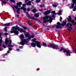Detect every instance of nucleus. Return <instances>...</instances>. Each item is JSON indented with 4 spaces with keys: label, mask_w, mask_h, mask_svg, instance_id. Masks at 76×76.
Here are the masks:
<instances>
[{
    "label": "nucleus",
    "mask_w": 76,
    "mask_h": 76,
    "mask_svg": "<svg viewBox=\"0 0 76 76\" xmlns=\"http://www.w3.org/2000/svg\"><path fill=\"white\" fill-rule=\"evenodd\" d=\"M67 50L66 49H64V48L63 47H61V49H60V50H59V51H62L63 50V52H64V50Z\"/></svg>",
    "instance_id": "18"
},
{
    "label": "nucleus",
    "mask_w": 76,
    "mask_h": 76,
    "mask_svg": "<svg viewBox=\"0 0 76 76\" xmlns=\"http://www.w3.org/2000/svg\"><path fill=\"white\" fill-rule=\"evenodd\" d=\"M9 43V41H8V39L7 38H6L5 39V43L7 45H8V43Z\"/></svg>",
    "instance_id": "20"
},
{
    "label": "nucleus",
    "mask_w": 76,
    "mask_h": 76,
    "mask_svg": "<svg viewBox=\"0 0 76 76\" xmlns=\"http://www.w3.org/2000/svg\"><path fill=\"white\" fill-rule=\"evenodd\" d=\"M32 11L33 13H36V12H37V10H36V9H34L32 10Z\"/></svg>",
    "instance_id": "24"
},
{
    "label": "nucleus",
    "mask_w": 76,
    "mask_h": 76,
    "mask_svg": "<svg viewBox=\"0 0 76 76\" xmlns=\"http://www.w3.org/2000/svg\"><path fill=\"white\" fill-rule=\"evenodd\" d=\"M28 39H29V40H30V39H31V36L30 35V36L28 37Z\"/></svg>",
    "instance_id": "48"
},
{
    "label": "nucleus",
    "mask_w": 76,
    "mask_h": 76,
    "mask_svg": "<svg viewBox=\"0 0 76 76\" xmlns=\"http://www.w3.org/2000/svg\"><path fill=\"white\" fill-rule=\"evenodd\" d=\"M28 24L29 26H32V24H30V23H28Z\"/></svg>",
    "instance_id": "55"
},
{
    "label": "nucleus",
    "mask_w": 76,
    "mask_h": 76,
    "mask_svg": "<svg viewBox=\"0 0 76 76\" xmlns=\"http://www.w3.org/2000/svg\"><path fill=\"white\" fill-rule=\"evenodd\" d=\"M62 22L64 24V25H66V21L65 20H64Z\"/></svg>",
    "instance_id": "28"
},
{
    "label": "nucleus",
    "mask_w": 76,
    "mask_h": 76,
    "mask_svg": "<svg viewBox=\"0 0 76 76\" xmlns=\"http://www.w3.org/2000/svg\"><path fill=\"white\" fill-rule=\"evenodd\" d=\"M43 19L44 20L43 23H47V22H49V23H51V22H53V18L48 15H46V16L44 17L43 18Z\"/></svg>",
    "instance_id": "1"
},
{
    "label": "nucleus",
    "mask_w": 76,
    "mask_h": 76,
    "mask_svg": "<svg viewBox=\"0 0 76 76\" xmlns=\"http://www.w3.org/2000/svg\"><path fill=\"white\" fill-rule=\"evenodd\" d=\"M16 9H18V10H20V8H18V7H21V5L22 4V3L21 2H17L16 4Z\"/></svg>",
    "instance_id": "8"
},
{
    "label": "nucleus",
    "mask_w": 76,
    "mask_h": 76,
    "mask_svg": "<svg viewBox=\"0 0 76 76\" xmlns=\"http://www.w3.org/2000/svg\"><path fill=\"white\" fill-rule=\"evenodd\" d=\"M76 11L75 9L74 8L73 9V11Z\"/></svg>",
    "instance_id": "63"
},
{
    "label": "nucleus",
    "mask_w": 76,
    "mask_h": 76,
    "mask_svg": "<svg viewBox=\"0 0 76 76\" xmlns=\"http://www.w3.org/2000/svg\"><path fill=\"white\" fill-rule=\"evenodd\" d=\"M35 40H36V39H32V41L33 42H35V43H36V42L38 41H36Z\"/></svg>",
    "instance_id": "32"
},
{
    "label": "nucleus",
    "mask_w": 76,
    "mask_h": 76,
    "mask_svg": "<svg viewBox=\"0 0 76 76\" xmlns=\"http://www.w3.org/2000/svg\"><path fill=\"white\" fill-rule=\"evenodd\" d=\"M6 2L5 1H3V3H4V4H6Z\"/></svg>",
    "instance_id": "52"
},
{
    "label": "nucleus",
    "mask_w": 76,
    "mask_h": 76,
    "mask_svg": "<svg viewBox=\"0 0 76 76\" xmlns=\"http://www.w3.org/2000/svg\"><path fill=\"white\" fill-rule=\"evenodd\" d=\"M25 8V7H21L20 10H23V9Z\"/></svg>",
    "instance_id": "46"
},
{
    "label": "nucleus",
    "mask_w": 76,
    "mask_h": 76,
    "mask_svg": "<svg viewBox=\"0 0 76 76\" xmlns=\"http://www.w3.org/2000/svg\"><path fill=\"white\" fill-rule=\"evenodd\" d=\"M10 23H9L4 24V26H10Z\"/></svg>",
    "instance_id": "22"
},
{
    "label": "nucleus",
    "mask_w": 76,
    "mask_h": 76,
    "mask_svg": "<svg viewBox=\"0 0 76 76\" xmlns=\"http://www.w3.org/2000/svg\"><path fill=\"white\" fill-rule=\"evenodd\" d=\"M61 12H62V11H61V10H60L59 11V13H58L57 14L58 15H61Z\"/></svg>",
    "instance_id": "27"
},
{
    "label": "nucleus",
    "mask_w": 76,
    "mask_h": 76,
    "mask_svg": "<svg viewBox=\"0 0 76 76\" xmlns=\"http://www.w3.org/2000/svg\"><path fill=\"white\" fill-rule=\"evenodd\" d=\"M50 17H51V18H56L55 17V16H50Z\"/></svg>",
    "instance_id": "53"
},
{
    "label": "nucleus",
    "mask_w": 76,
    "mask_h": 76,
    "mask_svg": "<svg viewBox=\"0 0 76 76\" xmlns=\"http://www.w3.org/2000/svg\"><path fill=\"white\" fill-rule=\"evenodd\" d=\"M8 47H13V46L12 45H8Z\"/></svg>",
    "instance_id": "34"
},
{
    "label": "nucleus",
    "mask_w": 76,
    "mask_h": 76,
    "mask_svg": "<svg viewBox=\"0 0 76 76\" xmlns=\"http://www.w3.org/2000/svg\"><path fill=\"white\" fill-rule=\"evenodd\" d=\"M17 51H20V50L19 48L17 49Z\"/></svg>",
    "instance_id": "59"
},
{
    "label": "nucleus",
    "mask_w": 76,
    "mask_h": 76,
    "mask_svg": "<svg viewBox=\"0 0 76 76\" xmlns=\"http://www.w3.org/2000/svg\"><path fill=\"white\" fill-rule=\"evenodd\" d=\"M68 18H67V20L69 22H71L72 23L73 26L76 25V22H75V20H72V17L70 16H68Z\"/></svg>",
    "instance_id": "4"
},
{
    "label": "nucleus",
    "mask_w": 76,
    "mask_h": 76,
    "mask_svg": "<svg viewBox=\"0 0 76 76\" xmlns=\"http://www.w3.org/2000/svg\"><path fill=\"white\" fill-rule=\"evenodd\" d=\"M7 27H5L4 28V30L5 31V32H7Z\"/></svg>",
    "instance_id": "31"
},
{
    "label": "nucleus",
    "mask_w": 76,
    "mask_h": 76,
    "mask_svg": "<svg viewBox=\"0 0 76 76\" xmlns=\"http://www.w3.org/2000/svg\"><path fill=\"white\" fill-rule=\"evenodd\" d=\"M33 18V20H35L36 21H38L39 22H40V23H41V21H40V20H38L37 19V18Z\"/></svg>",
    "instance_id": "16"
},
{
    "label": "nucleus",
    "mask_w": 76,
    "mask_h": 76,
    "mask_svg": "<svg viewBox=\"0 0 76 76\" xmlns=\"http://www.w3.org/2000/svg\"><path fill=\"white\" fill-rule=\"evenodd\" d=\"M20 27H18V26L16 25L15 26H14L12 27L11 30H13V29H14V30H18V31L20 29Z\"/></svg>",
    "instance_id": "9"
},
{
    "label": "nucleus",
    "mask_w": 76,
    "mask_h": 76,
    "mask_svg": "<svg viewBox=\"0 0 76 76\" xmlns=\"http://www.w3.org/2000/svg\"><path fill=\"white\" fill-rule=\"evenodd\" d=\"M74 20H76V17H74Z\"/></svg>",
    "instance_id": "64"
},
{
    "label": "nucleus",
    "mask_w": 76,
    "mask_h": 76,
    "mask_svg": "<svg viewBox=\"0 0 76 76\" xmlns=\"http://www.w3.org/2000/svg\"><path fill=\"white\" fill-rule=\"evenodd\" d=\"M52 6L54 7H56L57 6V5H54V4H53Z\"/></svg>",
    "instance_id": "40"
},
{
    "label": "nucleus",
    "mask_w": 76,
    "mask_h": 76,
    "mask_svg": "<svg viewBox=\"0 0 76 76\" xmlns=\"http://www.w3.org/2000/svg\"><path fill=\"white\" fill-rule=\"evenodd\" d=\"M49 45L50 47H52L53 49H58V45L54 44V43H49Z\"/></svg>",
    "instance_id": "5"
},
{
    "label": "nucleus",
    "mask_w": 76,
    "mask_h": 76,
    "mask_svg": "<svg viewBox=\"0 0 76 76\" xmlns=\"http://www.w3.org/2000/svg\"><path fill=\"white\" fill-rule=\"evenodd\" d=\"M61 26H64V25H64V24L63 23L61 24Z\"/></svg>",
    "instance_id": "57"
},
{
    "label": "nucleus",
    "mask_w": 76,
    "mask_h": 76,
    "mask_svg": "<svg viewBox=\"0 0 76 76\" xmlns=\"http://www.w3.org/2000/svg\"><path fill=\"white\" fill-rule=\"evenodd\" d=\"M23 7H25V6H26V5L25 4H23Z\"/></svg>",
    "instance_id": "38"
},
{
    "label": "nucleus",
    "mask_w": 76,
    "mask_h": 76,
    "mask_svg": "<svg viewBox=\"0 0 76 76\" xmlns=\"http://www.w3.org/2000/svg\"><path fill=\"white\" fill-rule=\"evenodd\" d=\"M40 7H45V4H43V5L42 4H40Z\"/></svg>",
    "instance_id": "25"
},
{
    "label": "nucleus",
    "mask_w": 76,
    "mask_h": 76,
    "mask_svg": "<svg viewBox=\"0 0 76 76\" xmlns=\"http://www.w3.org/2000/svg\"><path fill=\"white\" fill-rule=\"evenodd\" d=\"M50 13H51V11L50 10H48L45 11V12L44 13V14L45 15H49Z\"/></svg>",
    "instance_id": "12"
},
{
    "label": "nucleus",
    "mask_w": 76,
    "mask_h": 76,
    "mask_svg": "<svg viewBox=\"0 0 76 76\" xmlns=\"http://www.w3.org/2000/svg\"><path fill=\"white\" fill-rule=\"evenodd\" d=\"M62 17H60V22H61L62 21V20H62Z\"/></svg>",
    "instance_id": "49"
},
{
    "label": "nucleus",
    "mask_w": 76,
    "mask_h": 76,
    "mask_svg": "<svg viewBox=\"0 0 76 76\" xmlns=\"http://www.w3.org/2000/svg\"><path fill=\"white\" fill-rule=\"evenodd\" d=\"M9 50L10 51H12V49L11 48H9Z\"/></svg>",
    "instance_id": "54"
},
{
    "label": "nucleus",
    "mask_w": 76,
    "mask_h": 76,
    "mask_svg": "<svg viewBox=\"0 0 76 76\" xmlns=\"http://www.w3.org/2000/svg\"><path fill=\"white\" fill-rule=\"evenodd\" d=\"M2 35V34H1V33H0V38H1Z\"/></svg>",
    "instance_id": "58"
},
{
    "label": "nucleus",
    "mask_w": 76,
    "mask_h": 76,
    "mask_svg": "<svg viewBox=\"0 0 76 76\" xmlns=\"http://www.w3.org/2000/svg\"><path fill=\"white\" fill-rule=\"evenodd\" d=\"M40 0H37L36 1V3H39V2H40Z\"/></svg>",
    "instance_id": "41"
},
{
    "label": "nucleus",
    "mask_w": 76,
    "mask_h": 76,
    "mask_svg": "<svg viewBox=\"0 0 76 76\" xmlns=\"http://www.w3.org/2000/svg\"><path fill=\"white\" fill-rule=\"evenodd\" d=\"M42 45H43V46L45 47H47V44L44 42H43Z\"/></svg>",
    "instance_id": "23"
},
{
    "label": "nucleus",
    "mask_w": 76,
    "mask_h": 76,
    "mask_svg": "<svg viewBox=\"0 0 76 76\" xmlns=\"http://www.w3.org/2000/svg\"><path fill=\"white\" fill-rule=\"evenodd\" d=\"M72 2L73 3L72 4V6L70 7L71 9H73L74 6H75V4L76 3V0H72Z\"/></svg>",
    "instance_id": "11"
},
{
    "label": "nucleus",
    "mask_w": 76,
    "mask_h": 76,
    "mask_svg": "<svg viewBox=\"0 0 76 76\" xmlns=\"http://www.w3.org/2000/svg\"><path fill=\"white\" fill-rule=\"evenodd\" d=\"M51 13H52L53 14H54L55 15H56V11H52L51 12Z\"/></svg>",
    "instance_id": "33"
},
{
    "label": "nucleus",
    "mask_w": 76,
    "mask_h": 76,
    "mask_svg": "<svg viewBox=\"0 0 76 76\" xmlns=\"http://www.w3.org/2000/svg\"><path fill=\"white\" fill-rule=\"evenodd\" d=\"M31 45L32 47H35L37 46V47L39 48H41V44L40 42L36 41V43H35L32 42Z\"/></svg>",
    "instance_id": "3"
},
{
    "label": "nucleus",
    "mask_w": 76,
    "mask_h": 76,
    "mask_svg": "<svg viewBox=\"0 0 76 76\" xmlns=\"http://www.w3.org/2000/svg\"><path fill=\"white\" fill-rule=\"evenodd\" d=\"M26 34L25 33H24V34L25 37L26 38H28V37L30 36V34L29 33V32H26Z\"/></svg>",
    "instance_id": "13"
},
{
    "label": "nucleus",
    "mask_w": 76,
    "mask_h": 76,
    "mask_svg": "<svg viewBox=\"0 0 76 76\" xmlns=\"http://www.w3.org/2000/svg\"><path fill=\"white\" fill-rule=\"evenodd\" d=\"M12 8L13 10H14V11H15V12H16V10L15 9H15L16 8V5L14 6L13 7H12Z\"/></svg>",
    "instance_id": "26"
},
{
    "label": "nucleus",
    "mask_w": 76,
    "mask_h": 76,
    "mask_svg": "<svg viewBox=\"0 0 76 76\" xmlns=\"http://www.w3.org/2000/svg\"><path fill=\"white\" fill-rule=\"evenodd\" d=\"M49 30H50V28H48L46 29V31H49Z\"/></svg>",
    "instance_id": "51"
},
{
    "label": "nucleus",
    "mask_w": 76,
    "mask_h": 76,
    "mask_svg": "<svg viewBox=\"0 0 76 76\" xmlns=\"http://www.w3.org/2000/svg\"><path fill=\"white\" fill-rule=\"evenodd\" d=\"M16 12L17 13H18L20 12V10H19L17 9V10Z\"/></svg>",
    "instance_id": "50"
},
{
    "label": "nucleus",
    "mask_w": 76,
    "mask_h": 76,
    "mask_svg": "<svg viewBox=\"0 0 76 76\" xmlns=\"http://www.w3.org/2000/svg\"><path fill=\"white\" fill-rule=\"evenodd\" d=\"M12 40L11 39L10 40V43H9V44L10 45H11V44H12Z\"/></svg>",
    "instance_id": "42"
},
{
    "label": "nucleus",
    "mask_w": 76,
    "mask_h": 76,
    "mask_svg": "<svg viewBox=\"0 0 76 76\" xmlns=\"http://www.w3.org/2000/svg\"><path fill=\"white\" fill-rule=\"evenodd\" d=\"M30 36L31 38H34V36L33 35L31 36V35H30Z\"/></svg>",
    "instance_id": "43"
},
{
    "label": "nucleus",
    "mask_w": 76,
    "mask_h": 76,
    "mask_svg": "<svg viewBox=\"0 0 76 76\" xmlns=\"http://www.w3.org/2000/svg\"><path fill=\"white\" fill-rule=\"evenodd\" d=\"M23 10L24 11V12H26V8H24L23 9Z\"/></svg>",
    "instance_id": "44"
},
{
    "label": "nucleus",
    "mask_w": 76,
    "mask_h": 76,
    "mask_svg": "<svg viewBox=\"0 0 76 76\" xmlns=\"http://www.w3.org/2000/svg\"><path fill=\"white\" fill-rule=\"evenodd\" d=\"M31 1H28L26 3V5L27 6H31Z\"/></svg>",
    "instance_id": "15"
},
{
    "label": "nucleus",
    "mask_w": 76,
    "mask_h": 76,
    "mask_svg": "<svg viewBox=\"0 0 76 76\" xmlns=\"http://www.w3.org/2000/svg\"><path fill=\"white\" fill-rule=\"evenodd\" d=\"M28 13L29 12H26V14L27 15V17L28 18H29V19H31L33 20V19H34V17H30V16H29V15L28 14Z\"/></svg>",
    "instance_id": "10"
},
{
    "label": "nucleus",
    "mask_w": 76,
    "mask_h": 76,
    "mask_svg": "<svg viewBox=\"0 0 76 76\" xmlns=\"http://www.w3.org/2000/svg\"><path fill=\"white\" fill-rule=\"evenodd\" d=\"M28 12H30L31 11V10L29 8H28L27 9Z\"/></svg>",
    "instance_id": "37"
},
{
    "label": "nucleus",
    "mask_w": 76,
    "mask_h": 76,
    "mask_svg": "<svg viewBox=\"0 0 76 76\" xmlns=\"http://www.w3.org/2000/svg\"><path fill=\"white\" fill-rule=\"evenodd\" d=\"M23 28L24 29H27V27L24 26H23Z\"/></svg>",
    "instance_id": "35"
},
{
    "label": "nucleus",
    "mask_w": 76,
    "mask_h": 76,
    "mask_svg": "<svg viewBox=\"0 0 76 76\" xmlns=\"http://www.w3.org/2000/svg\"><path fill=\"white\" fill-rule=\"evenodd\" d=\"M2 41H3L2 40H1V39H0V43H2Z\"/></svg>",
    "instance_id": "56"
},
{
    "label": "nucleus",
    "mask_w": 76,
    "mask_h": 76,
    "mask_svg": "<svg viewBox=\"0 0 76 76\" xmlns=\"http://www.w3.org/2000/svg\"><path fill=\"white\" fill-rule=\"evenodd\" d=\"M64 53H66V56L67 57H68V56H71V54H72V52H70V50H65L64 51Z\"/></svg>",
    "instance_id": "7"
},
{
    "label": "nucleus",
    "mask_w": 76,
    "mask_h": 76,
    "mask_svg": "<svg viewBox=\"0 0 76 76\" xmlns=\"http://www.w3.org/2000/svg\"><path fill=\"white\" fill-rule=\"evenodd\" d=\"M19 48H21V49L23 48V46H20V47H19Z\"/></svg>",
    "instance_id": "60"
},
{
    "label": "nucleus",
    "mask_w": 76,
    "mask_h": 76,
    "mask_svg": "<svg viewBox=\"0 0 76 76\" xmlns=\"http://www.w3.org/2000/svg\"><path fill=\"white\" fill-rule=\"evenodd\" d=\"M34 28H37V27L35 25H34Z\"/></svg>",
    "instance_id": "62"
},
{
    "label": "nucleus",
    "mask_w": 76,
    "mask_h": 76,
    "mask_svg": "<svg viewBox=\"0 0 76 76\" xmlns=\"http://www.w3.org/2000/svg\"><path fill=\"white\" fill-rule=\"evenodd\" d=\"M4 35H5V36H7V35H9V34L7 33H5Z\"/></svg>",
    "instance_id": "39"
},
{
    "label": "nucleus",
    "mask_w": 76,
    "mask_h": 76,
    "mask_svg": "<svg viewBox=\"0 0 76 76\" xmlns=\"http://www.w3.org/2000/svg\"><path fill=\"white\" fill-rule=\"evenodd\" d=\"M57 25L58 26H61V24L60 23L58 22L57 23Z\"/></svg>",
    "instance_id": "30"
},
{
    "label": "nucleus",
    "mask_w": 76,
    "mask_h": 76,
    "mask_svg": "<svg viewBox=\"0 0 76 76\" xmlns=\"http://www.w3.org/2000/svg\"><path fill=\"white\" fill-rule=\"evenodd\" d=\"M39 16V13H36L34 14V16L36 18H38Z\"/></svg>",
    "instance_id": "21"
},
{
    "label": "nucleus",
    "mask_w": 76,
    "mask_h": 76,
    "mask_svg": "<svg viewBox=\"0 0 76 76\" xmlns=\"http://www.w3.org/2000/svg\"><path fill=\"white\" fill-rule=\"evenodd\" d=\"M18 31H20V32L21 33L22 32H24V34H25V33H26V31H24L22 28H20L18 30Z\"/></svg>",
    "instance_id": "14"
},
{
    "label": "nucleus",
    "mask_w": 76,
    "mask_h": 76,
    "mask_svg": "<svg viewBox=\"0 0 76 76\" xmlns=\"http://www.w3.org/2000/svg\"><path fill=\"white\" fill-rule=\"evenodd\" d=\"M3 47V48H6V46L5 45H2Z\"/></svg>",
    "instance_id": "47"
},
{
    "label": "nucleus",
    "mask_w": 76,
    "mask_h": 76,
    "mask_svg": "<svg viewBox=\"0 0 76 76\" xmlns=\"http://www.w3.org/2000/svg\"><path fill=\"white\" fill-rule=\"evenodd\" d=\"M72 24H71V23H68L66 24L65 26L66 27H68V28H69L70 29H69V28H67V29L69 31H71L70 29H71V30H72Z\"/></svg>",
    "instance_id": "6"
},
{
    "label": "nucleus",
    "mask_w": 76,
    "mask_h": 76,
    "mask_svg": "<svg viewBox=\"0 0 76 76\" xmlns=\"http://www.w3.org/2000/svg\"><path fill=\"white\" fill-rule=\"evenodd\" d=\"M14 34L16 35H19V31L18 30H15Z\"/></svg>",
    "instance_id": "17"
},
{
    "label": "nucleus",
    "mask_w": 76,
    "mask_h": 76,
    "mask_svg": "<svg viewBox=\"0 0 76 76\" xmlns=\"http://www.w3.org/2000/svg\"><path fill=\"white\" fill-rule=\"evenodd\" d=\"M56 29H58V28L59 29H61V28H62V27L61 26L56 25Z\"/></svg>",
    "instance_id": "19"
},
{
    "label": "nucleus",
    "mask_w": 76,
    "mask_h": 76,
    "mask_svg": "<svg viewBox=\"0 0 76 76\" xmlns=\"http://www.w3.org/2000/svg\"><path fill=\"white\" fill-rule=\"evenodd\" d=\"M6 55H7V53H5L2 54L1 56H5Z\"/></svg>",
    "instance_id": "45"
},
{
    "label": "nucleus",
    "mask_w": 76,
    "mask_h": 76,
    "mask_svg": "<svg viewBox=\"0 0 76 76\" xmlns=\"http://www.w3.org/2000/svg\"><path fill=\"white\" fill-rule=\"evenodd\" d=\"M11 2H12L13 3H15V1L14 0H10Z\"/></svg>",
    "instance_id": "29"
},
{
    "label": "nucleus",
    "mask_w": 76,
    "mask_h": 76,
    "mask_svg": "<svg viewBox=\"0 0 76 76\" xmlns=\"http://www.w3.org/2000/svg\"><path fill=\"white\" fill-rule=\"evenodd\" d=\"M17 18H19V15H18V14L17 15Z\"/></svg>",
    "instance_id": "61"
},
{
    "label": "nucleus",
    "mask_w": 76,
    "mask_h": 76,
    "mask_svg": "<svg viewBox=\"0 0 76 76\" xmlns=\"http://www.w3.org/2000/svg\"><path fill=\"white\" fill-rule=\"evenodd\" d=\"M20 38H21V42H20V45H24L25 43H28V42L26 40L24 39H23L24 38V35L23 34H21L20 36Z\"/></svg>",
    "instance_id": "2"
},
{
    "label": "nucleus",
    "mask_w": 76,
    "mask_h": 76,
    "mask_svg": "<svg viewBox=\"0 0 76 76\" xmlns=\"http://www.w3.org/2000/svg\"><path fill=\"white\" fill-rule=\"evenodd\" d=\"M10 33L12 34L13 33H15V30H14L10 32Z\"/></svg>",
    "instance_id": "36"
}]
</instances>
